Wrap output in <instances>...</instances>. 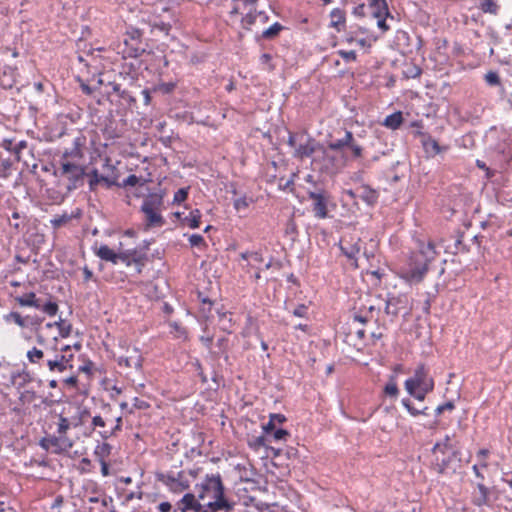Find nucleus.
I'll use <instances>...</instances> for the list:
<instances>
[{"mask_svg": "<svg viewBox=\"0 0 512 512\" xmlns=\"http://www.w3.org/2000/svg\"><path fill=\"white\" fill-rule=\"evenodd\" d=\"M199 499L206 504L210 512H236L237 504L225 496V488L219 474L206 475L201 483L195 485Z\"/></svg>", "mask_w": 512, "mask_h": 512, "instance_id": "1", "label": "nucleus"}, {"mask_svg": "<svg viewBox=\"0 0 512 512\" xmlns=\"http://www.w3.org/2000/svg\"><path fill=\"white\" fill-rule=\"evenodd\" d=\"M436 254L433 242L420 243L419 250L413 252L406 264L401 267L400 277L409 284L420 283L428 271L429 263L435 259Z\"/></svg>", "mask_w": 512, "mask_h": 512, "instance_id": "2", "label": "nucleus"}, {"mask_svg": "<svg viewBox=\"0 0 512 512\" xmlns=\"http://www.w3.org/2000/svg\"><path fill=\"white\" fill-rule=\"evenodd\" d=\"M433 469L439 474L455 473L459 467L460 455L454 444L436 443L433 447Z\"/></svg>", "mask_w": 512, "mask_h": 512, "instance_id": "3", "label": "nucleus"}, {"mask_svg": "<svg viewBox=\"0 0 512 512\" xmlns=\"http://www.w3.org/2000/svg\"><path fill=\"white\" fill-rule=\"evenodd\" d=\"M200 469L176 471L170 469L156 473V479L172 493H182L190 488L191 482L197 478Z\"/></svg>", "mask_w": 512, "mask_h": 512, "instance_id": "4", "label": "nucleus"}, {"mask_svg": "<svg viewBox=\"0 0 512 512\" xmlns=\"http://www.w3.org/2000/svg\"><path fill=\"white\" fill-rule=\"evenodd\" d=\"M345 153H337L328 147L319 145L317 153L312 157V165L315 169L326 174H335L347 163Z\"/></svg>", "mask_w": 512, "mask_h": 512, "instance_id": "5", "label": "nucleus"}, {"mask_svg": "<svg viewBox=\"0 0 512 512\" xmlns=\"http://www.w3.org/2000/svg\"><path fill=\"white\" fill-rule=\"evenodd\" d=\"M366 9H369L372 17L377 19V26L382 32H386L390 29L386 23V19L393 17L390 15L386 0H369L367 6L364 3H359L354 7L352 13L357 17H364L366 15Z\"/></svg>", "mask_w": 512, "mask_h": 512, "instance_id": "6", "label": "nucleus"}, {"mask_svg": "<svg viewBox=\"0 0 512 512\" xmlns=\"http://www.w3.org/2000/svg\"><path fill=\"white\" fill-rule=\"evenodd\" d=\"M163 207V196L158 193L147 195L141 205V212L144 213L147 226H162L165 221L161 215Z\"/></svg>", "mask_w": 512, "mask_h": 512, "instance_id": "7", "label": "nucleus"}, {"mask_svg": "<svg viewBox=\"0 0 512 512\" xmlns=\"http://www.w3.org/2000/svg\"><path fill=\"white\" fill-rule=\"evenodd\" d=\"M56 174L67 179V189L69 191L82 186L86 175L85 167L73 161H65L60 164V168Z\"/></svg>", "mask_w": 512, "mask_h": 512, "instance_id": "8", "label": "nucleus"}, {"mask_svg": "<svg viewBox=\"0 0 512 512\" xmlns=\"http://www.w3.org/2000/svg\"><path fill=\"white\" fill-rule=\"evenodd\" d=\"M15 301L22 307H34L36 309H40L48 316H55L59 309L56 302L51 300L42 302L40 298L36 297L34 292H27L16 296Z\"/></svg>", "mask_w": 512, "mask_h": 512, "instance_id": "9", "label": "nucleus"}, {"mask_svg": "<svg viewBox=\"0 0 512 512\" xmlns=\"http://www.w3.org/2000/svg\"><path fill=\"white\" fill-rule=\"evenodd\" d=\"M416 388H420L424 392H431L434 389V381L424 365H419L413 376L405 381V389L408 393H414Z\"/></svg>", "mask_w": 512, "mask_h": 512, "instance_id": "10", "label": "nucleus"}, {"mask_svg": "<svg viewBox=\"0 0 512 512\" xmlns=\"http://www.w3.org/2000/svg\"><path fill=\"white\" fill-rule=\"evenodd\" d=\"M326 147L337 153H345L344 149L348 148L351 150L354 159L360 158L363 152L362 146L356 143L353 133L348 130L345 131L342 138L330 141Z\"/></svg>", "mask_w": 512, "mask_h": 512, "instance_id": "11", "label": "nucleus"}, {"mask_svg": "<svg viewBox=\"0 0 512 512\" xmlns=\"http://www.w3.org/2000/svg\"><path fill=\"white\" fill-rule=\"evenodd\" d=\"M308 198L312 200V211L314 216L318 219H325L328 217L327 204L330 195L324 189H316L307 192Z\"/></svg>", "mask_w": 512, "mask_h": 512, "instance_id": "12", "label": "nucleus"}, {"mask_svg": "<svg viewBox=\"0 0 512 512\" xmlns=\"http://www.w3.org/2000/svg\"><path fill=\"white\" fill-rule=\"evenodd\" d=\"M177 510L180 512H210L205 503L193 493H186L177 503Z\"/></svg>", "mask_w": 512, "mask_h": 512, "instance_id": "13", "label": "nucleus"}, {"mask_svg": "<svg viewBox=\"0 0 512 512\" xmlns=\"http://www.w3.org/2000/svg\"><path fill=\"white\" fill-rule=\"evenodd\" d=\"M319 145L320 144L310 136L300 134L299 143L293 152V157L301 160L307 157H313L317 153Z\"/></svg>", "mask_w": 512, "mask_h": 512, "instance_id": "14", "label": "nucleus"}, {"mask_svg": "<svg viewBox=\"0 0 512 512\" xmlns=\"http://www.w3.org/2000/svg\"><path fill=\"white\" fill-rule=\"evenodd\" d=\"M82 146L83 139L81 137L75 138L72 147L65 149L62 153L60 164L65 161H73L75 163L80 161L83 158Z\"/></svg>", "mask_w": 512, "mask_h": 512, "instance_id": "15", "label": "nucleus"}, {"mask_svg": "<svg viewBox=\"0 0 512 512\" xmlns=\"http://www.w3.org/2000/svg\"><path fill=\"white\" fill-rule=\"evenodd\" d=\"M95 254L104 261L111 262L113 264H117L118 262L125 263L129 265L128 254H117L112 249H110L107 245H101L96 251Z\"/></svg>", "mask_w": 512, "mask_h": 512, "instance_id": "16", "label": "nucleus"}, {"mask_svg": "<svg viewBox=\"0 0 512 512\" xmlns=\"http://www.w3.org/2000/svg\"><path fill=\"white\" fill-rule=\"evenodd\" d=\"M490 490L479 482L471 492V502L477 507L489 505Z\"/></svg>", "mask_w": 512, "mask_h": 512, "instance_id": "17", "label": "nucleus"}, {"mask_svg": "<svg viewBox=\"0 0 512 512\" xmlns=\"http://www.w3.org/2000/svg\"><path fill=\"white\" fill-rule=\"evenodd\" d=\"M117 363L120 367L134 368L136 370H141L143 358H142L139 350L137 348H133L130 355L118 357Z\"/></svg>", "mask_w": 512, "mask_h": 512, "instance_id": "18", "label": "nucleus"}, {"mask_svg": "<svg viewBox=\"0 0 512 512\" xmlns=\"http://www.w3.org/2000/svg\"><path fill=\"white\" fill-rule=\"evenodd\" d=\"M99 183H104L107 188H110L112 186H118L116 178H109L107 176L100 175L98 171L94 169L89 174L90 191H96Z\"/></svg>", "mask_w": 512, "mask_h": 512, "instance_id": "19", "label": "nucleus"}, {"mask_svg": "<svg viewBox=\"0 0 512 512\" xmlns=\"http://www.w3.org/2000/svg\"><path fill=\"white\" fill-rule=\"evenodd\" d=\"M6 322H13L21 328H25L29 325L28 321L30 320V324H40L42 319H31L30 317H22L19 312H10L5 317Z\"/></svg>", "mask_w": 512, "mask_h": 512, "instance_id": "20", "label": "nucleus"}, {"mask_svg": "<svg viewBox=\"0 0 512 512\" xmlns=\"http://www.w3.org/2000/svg\"><path fill=\"white\" fill-rule=\"evenodd\" d=\"M330 25L335 28L337 31H341V29L345 25V12L339 8H335L330 13Z\"/></svg>", "mask_w": 512, "mask_h": 512, "instance_id": "21", "label": "nucleus"}, {"mask_svg": "<svg viewBox=\"0 0 512 512\" xmlns=\"http://www.w3.org/2000/svg\"><path fill=\"white\" fill-rule=\"evenodd\" d=\"M47 442L60 450H68L73 446V442L63 435L50 437L47 439Z\"/></svg>", "mask_w": 512, "mask_h": 512, "instance_id": "22", "label": "nucleus"}, {"mask_svg": "<svg viewBox=\"0 0 512 512\" xmlns=\"http://www.w3.org/2000/svg\"><path fill=\"white\" fill-rule=\"evenodd\" d=\"M112 451V446L107 442L98 443L94 449V455L98 461L106 460Z\"/></svg>", "mask_w": 512, "mask_h": 512, "instance_id": "23", "label": "nucleus"}, {"mask_svg": "<svg viewBox=\"0 0 512 512\" xmlns=\"http://www.w3.org/2000/svg\"><path fill=\"white\" fill-rule=\"evenodd\" d=\"M54 361L57 363H62V368L67 370L69 368H72L71 361L73 359V354H64L58 352V347L55 344V351L53 352V358Z\"/></svg>", "mask_w": 512, "mask_h": 512, "instance_id": "24", "label": "nucleus"}, {"mask_svg": "<svg viewBox=\"0 0 512 512\" xmlns=\"http://www.w3.org/2000/svg\"><path fill=\"white\" fill-rule=\"evenodd\" d=\"M402 122H403L402 113L401 112H395V113H392V114L388 115L385 118V120L383 122V125L386 126L387 128L395 130V129H398L400 127Z\"/></svg>", "mask_w": 512, "mask_h": 512, "instance_id": "25", "label": "nucleus"}, {"mask_svg": "<svg viewBox=\"0 0 512 512\" xmlns=\"http://www.w3.org/2000/svg\"><path fill=\"white\" fill-rule=\"evenodd\" d=\"M479 8L482 12L497 15L500 10L499 4L494 0H479Z\"/></svg>", "mask_w": 512, "mask_h": 512, "instance_id": "26", "label": "nucleus"}, {"mask_svg": "<svg viewBox=\"0 0 512 512\" xmlns=\"http://www.w3.org/2000/svg\"><path fill=\"white\" fill-rule=\"evenodd\" d=\"M401 299L399 297H389L385 303V313L387 315L397 316L399 314V304Z\"/></svg>", "mask_w": 512, "mask_h": 512, "instance_id": "27", "label": "nucleus"}, {"mask_svg": "<svg viewBox=\"0 0 512 512\" xmlns=\"http://www.w3.org/2000/svg\"><path fill=\"white\" fill-rule=\"evenodd\" d=\"M201 212L198 209H194L188 216L183 219V223L191 229H196L200 226Z\"/></svg>", "mask_w": 512, "mask_h": 512, "instance_id": "28", "label": "nucleus"}, {"mask_svg": "<svg viewBox=\"0 0 512 512\" xmlns=\"http://www.w3.org/2000/svg\"><path fill=\"white\" fill-rule=\"evenodd\" d=\"M29 381L30 376L24 371L11 374V383L17 388L24 387Z\"/></svg>", "mask_w": 512, "mask_h": 512, "instance_id": "29", "label": "nucleus"}, {"mask_svg": "<svg viewBox=\"0 0 512 512\" xmlns=\"http://www.w3.org/2000/svg\"><path fill=\"white\" fill-rule=\"evenodd\" d=\"M341 251L349 259H356V256L360 252V245L358 242L354 244H342Z\"/></svg>", "mask_w": 512, "mask_h": 512, "instance_id": "30", "label": "nucleus"}, {"mask_svg": "<svg viewBox=\"0 0 512 512\" xmlns=\"http://www.w3.org/2000/svg\"><path fill=\"white\" fill-rule=\"evenodd\" d=\"M402 405L407 409V411L412 415V416H418V415H427V411H428V407L427 406H424L420 409H417L413 406L412 402L410 399L408 398H404L402 399Z\"/></svg>", "mask_w": 512, "mask_h": 512, "instance_id": "31", "label": "nucleus"}, {"mask_svg": "<svg viewBox=\"0 0 512 512\" xmlns=\"http://www.w3.org/2000/svg\"><path fill=\"white\" fill-rule=\"evenodd\" d=\"M258 19V11L256 9H250L242 18L241 23L242 27L246 30H249L250 27L255 24Z\"/></svg>", "mask_w": 512, "mask_h": 512, "instance_id": "32", "label": "nucleus"}, {"mask_svg": "<svg viewBox=\"0 0 512 512\" xmlns=\"http://www.w3.org/2000/svg\"><path fill=\"white\" fill-rule=\"evenodd\" d=\"M384 391L388 396L395 397V398L398 396L399 389H398V386L396 383V375L395 374L390 375L389 381L387 382V384L384 387Z\"/></svg>", "mask_w": 512, "mask_h": 512, "instance_id": "33", "label": "nucleus"}, {"mask_svg": "<svg viewBox=\"0 0 512 512\" xmlns=\"http://www.w3.org/2000/svg\"><path fill=\"white\" fill-rule=\"evenodd\" d=\"M359 197L365 201L368 205H373L376 203L378 195L377 193L369 188H362L361 193L359 194Z\"/></svg>", "mask_w": 512, "mask_h": 512, "instance_id": "34", "label": "nucleus"}, {"mask_svg": "<svg viewBox=\"0 0 512 512\" xmlns=\"http://www.w3.org/2000/svg\"><path fill=\"white\" fill-rule=\"evenodd\" d=\"M122 429V418L121 417H118L116 419V423H115V426L112 427L110 430H103V431H99V435L100 437L103 439V440H107L109 439L110 437L116 435V433L118 431H120Z\"/></svg>", "mask_w": 512, "mask_h": 512, "instance_id": "35", "label": "nucleus"}, {"mask_svg": "<svg viewBox=\"0 0 512 512\" xmlns=\"http://www.w3.org/2000/svg\"><path fill=\"white\" fill-rule=\"evenodd\" d=\"M45 350L38 349L33 347L27 352V359L33 364H39L40 361L44 358Z\"/></svg>", "mask_w": 512, "mask_h": 512, "instance_id": "36", "label": "nucleus"}, {"mask_svg": "<svg viewBox=\"0 0 512 512\" xmlns=\"http://www.w3.org/2000/svg\"><path fill=\"white\" fill-rule=\"evenodd\" d=\"M121 254H128L129 265L133 262L139 265L138 272H141V266L143 265L144 256L138 253L136 250H127Z\"/></svg>", "mask_w": 512, "mask_h": 512, "instance_id": "37", "label": "nucleus"}, {"mask_svg": "<svg viewBox=\"0 0 512 512\" xmlns=\"http://www.w3.org/2000/svg\"><path fill=\"white\" fill-rule=\"evenodd\" d=\"M282 29H283V26L280 23L275 22L269 28H267L266 30L263 31L262 37L265 39L274 38L275 36H277L279 34V32Z\"/></svg>", "mask_w": 512, "mask_h": 512, "instance_id": "38", "label": "nucleus"}, {"mask_svg": "<svg viewBox=\"0 0 512 512\" xmlns=\"http://www.w3.org/2000/svg\"><path fill=\"white\" fill-rule=\"evenodd\" d=\"M54 325L58 328L59 335L62 338H66L70 335L72 329L71 324L65 323V321L60 318L58 321L54 322Z\"/></svg>", "mask_w": 512, "mask_h": 512, "instance_id": "39", "label": "nucleus"}, {"mask_svg": "<svg viewBox=\"0 0 512 512\" xmlns=\"http://www.w3.org/2000/svg\"><path fill=\"white\" fill-rule=\"evenodd\" d=\"M218 317H219L220 328L223 331L230 332L231 331L230 329L232 327L230 314L226 313V312L218 313Z\"/></svg>", "mask_w": 512, "mask_h": 512, "instance_id": "40", "label": "nucleus"}, {"mask_svg": "<svg viewBox=\"0 0 512 512\" xmlns=\"http://www.w3.org/2000/svg\"><path fill=\"white\" fill-rule=\"evenodd\" d=\"M45 365L51 373H63L66 370L62 368V363H57L52 358L45 360Z\"/></svg>", "mask_w": 512, "mask_h": 512, "instance_id": "41", "label": "nucleus"}, {"mask_svg": "<svg viewBox=\"0 0 512 512\" xmlns=\"http://www.w3.org/2000/svg\"><path fill=\"white\" fill-rule=\"evenodd\" d=\"M153 30H158L159 32L168 35L171 30V24L166 23L161 20H154L152 24Z\"/></svg>", "mask_w": 512, "mask_h": 512, "instance_id": "42", "label": "nucleus"}, {"mask_svg": "<svg viewBox=\"0 0 512 512\" xmlns=\"http://www.w3.org/2000/svg\"><path fill=\"white\" fill-rule=\"evenodd\" d=\"M184 236H187L185 234ZM188 241L191 247H204L205 246V240L202 235L200 234H191L188 235Z\"/></svg>", "mask_w": 512, "mask_h": 512, "instance_id": "43", "label": "nucleus"}, {"mask_svg": "<svg viewBox=\"0 0 512 512\" xmlns=\"http://www.w3.org/2000/svg\"><path fill=\"white\" fill-rule=\"evenodd\" d=\"M250 202H251L250 198H248L246 196H242L233 201V206L237 211H241V210L247 209Z\"/></svg>", "mask_w": 512, "mask_h": 512, "instance_id": "44", "label": "nucleus"}, {"mask_svg": "<svg viewBox=\"0 0 512 512\" xmlns=\"http://www.w3.org/2000/svg\"><path fill=\"white\" fill-rule=\"evenodd\" d=\"M70 428L69 420L66 417H63L62 415L59 416V422L57 427V433L59 435L66 436L67 431Z\"/></svg>", "mask_w": 512, "mask_h": 512, "instance_id": "45", "label": "nucleus"}, {"mask_svg": "<svg viewBox=\"0 0 512 512\" xmlns=\"http://www.w3.org/2000/svg\"><path fill=\"white\" fill-rule=\"evenodd\" d=\"M484 79L486 83L490 86H498L500 85V77L497 72L495 71H489L485 74Z\"/></svg>", "mask_w": 512, "mask_h": 512, "instance_id": "46", "label": "nucleus"}, {"mask_svg": "<svg viewBox=\"0 0 512 512\" xmlns=\"http://www.w3.org/2000/svg\"><path fill=\"white\" fill-rule=\"evenodd\" d=\"M488 467V464L486 461H478V463L474 464L472 469H473V472L475 474V476L483 481L484 480V475L482 473V470L483 469H486Z\"/></svg>", "mask_w": 512, "mask_h": 512, "instance_id": "47", "label": "nucleus"}, {"mask_svg": "<svg viewBox=\"0 0 512 512\" xmlns=\"http://www.w3.org/2000/svg\"><path fill=\"white\" fill-rule=\"evenodd\" d=\"M188 189L189 188H181L177 190L174 194L173 202L180 204L185 201L188 197Z\"/></svg>", "mask_w": 512, "mask_h": 512, "instance_id": "48", "label": "nucleus"}, {"mask_svg": "<svg viewBox=\"0 0 512 512\" xmlns=\"http://www.w3.org/2000/svg\"><path fill=\"white\" fill-rule=\"evenodd\" d=\"M236 512H272L268 506H257L253 508L252 510L244 509L242 505L237 504L236 506Z\"/></svg>", "mask_w": 512, "mask_h": 512, "instance_id": "49", "label": "nucleus"}, {"mask_svg": "<svg viewBox=\"0 0 512 512\" xmlns=\"http://www.w3.org/2000/svg\"><path fill=\"white\" fill-rule=\"evenodd\" d=\"M454 408H455L454 403L452 401H448L442 405H439L435 409V414H436V416H439L444 411H452Z\"/></svg>", "mask_w": 512, "mask_h": 512, "instance_id": "50", "label": "nucleus"}, {"mask_svg": "<svg viewBox=\"0 0 512 512\" xmlns=\"http://www.w3.org/2000/svg\"><path fill=\"white\" fill-rule=\"evenodd\" d=\"M133 407L138 410H146L150 407V404L138 397L133 398Z\"/></svg>", "mask_w": 512, "mask_h": 512, "instance_id": "51", "label": "nucleus"}, {"mask_svg": "<svg viewBox=\"0 0 512 512\" xmlns=\"http://www.w3.org/2000/svg\"><path fill=\"white\" fill-rule=\"evenodd\" d=\"M176 87L174 82L161 83L158 86V89L165 94L171 93Z\"/></svg>", "mask_w": 512, "mask_h": 512, "instance_id": "52", "label": "nucleus"}, {"mask_svg": "<svg viewBox=\"0 0 512 512\" xmlns=\"http://www.w3.org/2000/svg\"><path fill=\"white\" fill-rule=\"evenodd\" d=\"M339 54L347 62L355 61L356 57H357L356 52L354 50H350V51L340 50Z\"/></svg>", "mask_w": 512, "mask_h": 512, "instance_id": "53", "label": "nucleus"}, {"mask_svg": "<svg viewBox=\"0 0 512 512\" xmlns=\"http://www.w3.org/2000/svg\"><path fill=\"white\" fill-rule=\"evenodd\" d=\"M264 445H265V438L263 436L255 437L249 442V446L253 449H258Z\"/></svg>", "mask_w": 512, "mask_h": 512, "instance_id": "54", "label": "nucleus"}, {"mask_svg": "<svg viewBox=\"0 0 512 512\" xmlns=\"http://www.w3.org/2000/svg\"><path fill=\"white\" fill-rule=\"evenodd\" d=\"M289 436V433L285 429H276L273 431V438L276 441L285 440Z\"/></svg>", "mask_w": 512, "mask_h": 512, "instance_id": "55", "label": "nucleus"}, {"mask_svg": "<svg viewBox=\"0 0 512 512\" xmlns=\"http://www.w3.org/2000/svg\"><path fill=\"white\" fill-rule=\"evenodd\" d=\"M425 147L427 151L430 149L434 152V154L440 153V146L435 140H429L425 143Z\"/></svg>", "mask_w": 512, "mask_h": 512, "instance_id": "56", "label": "nucleus"}, {"mask_svg": "<svg viewBox=\"0 0 512 512\" xmlns=\"http://www.w3.org/2000/svg\"><path fill=\"white\" fill-rule=\"evenodd\" d=\"M139 182V178L132 174V175H129L122 183V186L123 187H126V186H135L136 184H138Z\"/></svg>", "mask_w": 512, "mask_h": 512, "instance_id": "57", "label": "nucleus"}, {"mask_svg": "<svg viewBox=\"0 0 512 512\" xmlns=\"http://www.w3.org/2000/svg\"><path fill=\"white\" fill-rule=\"evenodd\" d=\"M92 428L95 429L97 427H105L106 426V422L105 420L100 416V415H96L92 418Z\"/></svg>", "mask_w": 512, "mask_h": 512, "instance_id": "58", "label": "nucleus"}, {"mask_svg": "<svg viewBox=\"0 0 512 512\" xmlns=\"http://www.w3.org/2000/svg\"><path fill=\"white\" fill-rule=\"evenodd\" d=\"M299 138H300V135H296V134H293L290 132L288 141H287L288 145L295 150L296 147L298 146Z\"/></svg>", "mask_w": 512, "mask_h": 512, "instance_id": "59", "label": "nucleus"}, {"mask_svg": "<svg viewBox=\"0 0 512 512\" xmlns=\"http://www.w3.org/2000/svg\"><path fill=\"white\" fill-rule=\"evenodd\" d=\"M428 393L429 392H424V390H422L420 388H416V390H414V393H409V394L411 396H413L418 401H424V399Z\"/></svg>", "mask_w": 512, "mask_h": 512, "instance_id": "60", "label": "nucleus"}, {"mask_svg": "<svg viewBox=\"0 0 512 512\" xmlns=\"http://www.w3.org/2000/svg\"><path fill=\"white\" fill-rule=\"evenodd\" d=\"M307 312V307L305 305H299L293 311V315L297 317H305Z\"/></svg>", "mask_w": 512, "mask_h": 512, "instance_id": "61", "label": "nucleus"}, {"mask_svg": "<svg viewBox=\"0 0 512 512\" xmlns=\"http://www.w3.org/2000/svg\"><path fill=\"white\" fill-rule=\"evenodd\" d=\"M63 501H64V500H63V497H62L61 495H58V496L54 499V501H53V503H52V505H51V509H52L53 511L60 512V511H58V509H59V508H60V506L63 504Z\"/></svg>", "mask_w": 512, "mask_h": 512, "instance_id": "62", "label": "nucleus"}, {"mask_svg": "<svg viewBox=\"0 0 512 512\" xmlns=\"http://www.w3.org/2000/svg\"><path fill=\"white\" fill-rule=\"evenodd\" d=\"M170 327L174 329L178 337L183 336L185 334V329L176 322L170 323Z\"/></svg>", "mask_w": 512, "mask_h": 512, "instance_id": "63", "label": "nucleus"}, {"mask_svg": "<svg viewBox=\"0 0 512 512\" xmlns=\"http://www.w3.org/2000/svg\"><path fill=\"white\" fill-rule=\"evenodd\" d=\"M172 505L169 502H161L158 505V509L160 512H170Z\"/></svg>", "mask_w": 512, "mask_h": 512, "instance_id": "64", "label": "nucleus"}]
</instances>
